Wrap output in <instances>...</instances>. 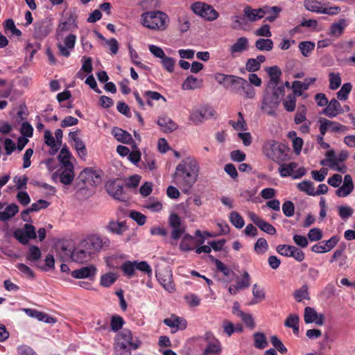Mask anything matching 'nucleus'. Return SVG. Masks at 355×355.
Segmentation results:
<instances>
[{"mask_svg": "<svg viewBox=\"0 0 355 355\" xmlns=\"http://www.w3.org/2000/svg\"><path fill=\"white\" fill-rule=\"evenodd\" d=\"M200 173L198 162L193 158L182 159L176 166L174 178L184 193H189L197 182Z\"/></svg>", "mask_w": 355, "mask_h": 355, "instance_id": "nucleus-1", "label": "nucleus"}, {"mask_svg": "<svg viewBox=\"0 0 355 355\" xmlns=\"http://www.w3.org/2000/svg\"><path fill=\"white\" fill-rule=\"evenodd\" d=\"M168 21V15L159 10L147 11L141 15V24L153 31H163L166 30Z\"/></svg>", "mask_w": 355, "mask_h": 355, "instance_id": "nucleus-2", "label": "nucleus"}, {"mask_svg": "<svg viewBox=\"0 0 355 355\" xmlns=\"http://www.w3.org/2000/svg\"><path fill=\"white\" fill-rule=\"evenodd\" d=\"M263 150L266 157L277 164L290 159V149L285 145L280 144L275 141L270 140L266 142L263 147Z\"/></svg>", "mask_w": 355, "mask_h": 355, "instance_id": "nucleus-3", "label": "nucleus"}, {"mask_svg": "<svg viewBox=\"0 0 355 355\" xmlns=\"http://www.w3.org/2000/svg\"><path fill=\"white\" fill-rule=\"evenodd\" d=\"M110 243V240L107 236L98 233H92L87 235L80 241V247L89 250L94 254L108 249Z\"/></svg>", "mask_w": 355, "mask_h": 355, "instance_id": "nucleus-4", "label": "nucleus"}, {"mask_svg": "<svg viewBox=\"0 0 355 355\" xmlns=\"http://www.w3.org/2000/svg\"><path fill=\"white\" fill-rule=\"evenodd\" d=\"M191 9L194 14L208 21H213L219 17L214 7L205 2L196 1L191 4Z\"/></svg>", "mask_w": 355, "mask_h": 355, "instance_id": "nucleus-5", "label": "nucleus"}, {"mask_svg": "<svg viewBox=\"0 0 355 355\" xmlns=\"http://www.w3.org/2000/svg\"><path fill=\"white\" fill-rule=\"evenodd\" d=\"M57 41L56 46L59 54L63 57L68 58L71 51L74 49L76 42V36L73 33L68 35H55Z\"/></svg>", "mask_w": 355, "mask_h": 355, "instance_id": "nucleus-6", "label": "nucleus"}, {"mask_svg": "<svg viewBox=\"0 0 355 355\" xmlns=\"http://www.w3.org/2000/svg\"><path fill=\"white\" fill-rule=\"evenodd\" d=\"M216 114L214 108L208 105L193 108L189 114V120L196 125L201 124L205 120L213 117Z\"/></svg>", "mask_w": 355, "mask_h": 355, "instance_id": "nucleus-7", "label": "nucleus"}, {"mask_svg": "<svg viewBox=\"0 0 355 355\" xmlns=\"http://www.w3.org/2000/svg\"><path fill=\"white\" fill-rule=\"evenodd\" d=\"M114 344L130 347L135 350L140 347L141 341L137 337H133L132 332L125 329L116 334Z\"/></svg>", "mask_w": 355, "mask_h": 355, "instance_id": "nucleus-8", "label": "nucleus"}, {"mask_svg": "<svg viewBox=\"0 0 355 355\" xmlns=\"http://www.w3.org/2000/svg\"><path fill=\"white\" fill-rule=\"evenodd\" d=\"M318 124L321 135H325L327 131L332 133H345L349 130L347 126L324 117H320L318 119Z\"/></svg>", "mask_w": 355, "mask_h": 355, "instance_id": "nucleus-9", "label": "nucleus"}, {"mask_svg": "<svg viewBox=\"0 0 355 355\" xmlns=\"http://www.w3.org/2000/svg\"><path fill=\"white\" fill-rule=\"evenodd\" d=\"M279 164L278 171L279 175L282 178H286L291 176L294 179H297L303 176L305 173V171L303 168H299L296 169L297 164L295 162H291L286 164L282 162Z\"/></svg>", "mask_w": 355, "mask_h": 355, "instance_id": "nucleus-10", "label": "nucleus"}, {"mask_svg": "<svg viewBox=\"0 0 355 355\" xmlns=\"http://www.w3.org/2000/svg\"><path fill=\"white\" fill-rule=\"evenodd\" d=\"M74 167L73 164L62 165L60 168L52 175V178L60 177V181L65 185L70 184L74 179Z\"/></svg>", "mask_w": 355, "mask_h": 355, "instance_id": "nucleus-11", "label": "nucleus"}, {"mask_svg": "<svg viewBox=\"0 0 355 355\" xmlns=\"http://www.w3.org/2000/svg\"><path fill=\"white\" fill-rule=\"evenodd\" d=\"M53 24L50 19L37 21L34 24V35L37 39L46 37L52 30Z\"/></svg>", "mask_w": 355, "mask_h": 355, "instance_id": "nucleus-12", "label": "nucleus"}, {"mask_svg": "<svg viewBox=\"0 0 355 355\" xmlns=\"http://www.w3.org/2000/svg\"><path fill=\"white\" fill-rule=\"evenodd\" d=\"M279 101L265 89L263 98L261 103V110L269 115L275 113V109L278 107Z\"/></svg>", "mask_w": 355, "mask_h": 355, "instance_id": "nucleus-13", "label": "nucleus"}, {"mask_svg": "<svg viewBox=\"0 0 355 355\" xmlns=\"http://www.w3.org/2000/svg\"><path fill=\"white\" fill-rule=\"evenodd\" d=\"M92 253L89 250H87L80 247V243L72 252L71 257V259L77 263H83L88 262L91 260Z\"/></svg>", "mask_w": 355, "mask_h": 355, "instance_id": "nucleus-14", "label": "nucleus"}, {"mask_svg": "<svg viewBox=\"0 0 355 355\" xmlns=\"http://www.w3.org/2000/svg\"><path fill=\"white\" fill-rule=\"evenodd\" d=\"M157 280L163 288L169 293L175 291V285L172 280L171 272L168 270H162L156 274Z\"/></svg>", "mask_w": 355, "mask_h": 355, "instance_id": "nucleus-15", "label": "nucleus"}, {"mask_svg": "<svg viewBox=\"0 0 355 355\" xmlns=\"http://www.w3.org/2000/svg\"><path fill=\"white\" fill-rule=\"evenodd\" d=\"M345 110L341 104L336 98H332L329 101L327 106L324 107L321 114H324L329 118H334L340 114H343Z\"/></svg>", "mask_w": 355, "mask_h": 355, "instance_id": "nucleus-16", "label": "nucleus"}, {"mask_svg": "<svg viewBox=\"0 0 355 355\" xmlns=\"http://www.w3.org/2000/svg\"><path fill=\"white\" fill-rule=\"evenodd\" d=\"M339 239L336 236H333L327 241H322L318 243L312 245V251L316 253H325L332 250L338 243Z\"/></svg>", "mask_w": 355, "mask_h": 355, "instance_id": "nucleus-17", "label": "nucleus"}, {"mask_svg": "<svg viewBox=\"0 0 355 355\" xmlns=\"http://www.w3.org/2000/svg\"><path fill=\"white\" fill-rule=\"evenodd\" d=\"M106 190L114 198L120 201L125 200V196L123 193V187L122 184L120 182L117 181L107 182L106 184Z\"/></svg>", "mask_w": 355, "mask_h": 355, "instance_id": "nucleus-18", "label": "nucleus"}, {"mask_svg": "<svg viewBox=\"0 0 355 355\" xmlns=\"http://www.w3.org/2000/svg\"><path fill=\"white\" fill-rule=\"evenodd\" d=\"M266 13H267V11L266 12L265 10H263V7L252 8L250 6H246L243 8L244 17L251 22H254L263 18L266 16Z\"/></svg>", "mask_w": 355, "mask_h": 355, "instance_id": "nucleus-19", "label": "nucleus"}, {"mask_svg": "<svg viewBox=\"0 0 355 355\" xmlns=\"http://www.w3.org/2000/svg\"><path fill=\"white\" fill-rule=\"evenodd\" d=\"M77 27L75 19L69 17L59 23L55 35H68L69 32L75 31Z\"/></svg>", "mask_w": 355, "mask_h": 355, "instance_id": "nucleus-20", "label": "nucleus"}, {"mask_svg": "<svg viewBox=\"0 0 355 355\" xmlns=\"http://www.w3.org/2000/svg\"><path fill=\"white\" fill-rule=\"evenodd\" d=\"M163 322L166 326L173 329V333L176 332L179 329L183 330L187 328V322L183 318L172 315L170 318H165Z\"/></svg>", "mask_w": 355, "mask_h": 355, "instance_id": "nucleus-21", "label": "nucleus"}, {"mask_svg": "<svg viewBox=\"0 0 355 355\" xmlns=\"http://www.w3.org/2000/svg\"><path fill=\"white\" fill-rule=\"evenodd\" d=\"M96 271V268L94 266L89 265L73 270L71 275L75 279L94 278Z\"/></svg>", "mask_w": 355, "mask_h": 355, "instance_id": "nucleus-22", "label": "nucleus"}, {"mask_svg": "<svg viewBox=\"0 0 355 355\" xmlns=\"http://www.w3.org/2000/svg\"><path fill=\"white\" fill-rule=\"evenodd\" d=\"M204 81L192 75L188 76L183 81L181 87L183 90H195L203 87Z\"/></svg>", "mask_w": 355, "mask_h": 355, "instance_id": "nucleus-23", "label": "nucleus"}, {"mask_svg": "<svg viewBox=\"0 0 355 355\" xmlns=\"http://www.w3.org/2000/svg\"><path fill=\"white\" fill-rule=\"evenodd\" d=\"M79 130L76 132H70L69 134V137L71 141L74 143V147L77 151L78 155L83 158L87 155V150L85 148V145L82 141L80 138L78 137V132Z\"/></svg>", "mask_w": 355, "mask_h": 355, "instance_id": "nucleus-24", "label": "nucleus"}, {"mask_svg": "<svg viewBox=\"0 0 355 355\" xmlns=\"http://www.w3.org/2000/svg\"><path fill=\"white\" fill-rule=\"evenodd\" d=\"M222 351L220 342L216 338L211 339L205 348L202 355H220Z\"/></svg>", "mask_w": 355, "mask_h": 355, "instance_id": "nucleus-25", "label": "nucleus"}, {"mask_svg": "<svg viewBox=\"0 0 355 355\" xmlns=\"http://www.w3.org/2000/svg\"><path fill=\"white\" fill-rule=\"evenodd\" d=\"M106 230L111 233L121 235L128 230V226L124 221L110 220L106 226Z\"/></svg>", "mask_w": 355, "mask_h": 355, "instance_id": "nucleus-26", "label": "nucleus"}, {"mask_svg": "<svg viewBox=\"0 0 355 355\" xmlns=\"http://www.w3.org/2000/svg\"><path fill=\"white\" fill-rule=\"evenodd\" d=\"M157 124L164 132H171L178 128V125L168 116H161L157 121Z\"/></svg>", "mask_w": 355, "mask_h": 355, "instance_id": "nucleus-27", "label": "nucleus"}, {"mask_svg": "<svg viewBox=\"0 0 355 355\" xmlns=\"http://www.w3.org/2000/svg\"><path fill=\"white\" fill-rule=\"evenodd\" d=\"M266 71L270 77V80L267 84L269 85V87H273L276 84L279 83V78L282 74V71L277 66L267 67Z\"/></svg>", "mask_w": 355, "mask_h": 355, "instance_id": "nucleus-28", "label": "nucleus"}, {"mask_svg": "<svg viewBox=\"0 0 355 355\" xmlns=\"http://www.w3.org/2000/svg\"><path fill=\"white\" fill-rule=\"evenodd\" d=\"M112 133L119 142L130 144L132 141L131 135L121 128L114 127L112 130Z\"/></svg>", "mask_w": 355, "mask_h": 355, "instance_id": "nucleus-29", "label": "nucleus"}, {"mask_svg": "<svg viewBox=\"0 0 355 355\" xmlns=\"http://www.w3.org/2000/svg\"><path fill=\"white\" fill-rule=\"evenodd\" d=\"M19 211L18 206L12 203L8 205L3 211H0V220L5 222L12 218Z\"/></svg>", "mask_w": 355, "mask_h": 355, "instance_id": "nucleus-30", "label": "nucleus"}, {"mask_svg": "<svg viewBox=\"0 0 355 355\" xmlns=\"http://www.w3.org/2000/svg\"><path fill=\"white\" fill-rule=\"evenodd\" d=\"M347 23L345 19H339L337 22L333 23L330 27V35L335 37H340L347 27Z\"/></svg>", "mask_w": 355, "mask_h": 355, "instance_id": "nucleus-31", "label": "nucleus"}, {"mask_svg": "<svg viewBox=\"0 0 355 355\" xmlns=\"http://www.w3.org/2000/svg\"><path fill=\"white\" fill-rule=\"evenodd\" d=\"M334 150H329L326 152V157H328V160H329V166L336 171L340 172L342 173H345L347 171V166L344 164H341L340 162H336L334 158Z\"/></svg>", "mask_w": 355, "mask_h": 355, "instance_id": "nucleus-32", "label": "nucleus"}, {"mask_svg": "<svg viewBox=\"0 0 355 355\" xmlns=\"http://www.w3.org/2000/svg\"><path fill=\"white\" fill-rule=\"evenodd\" d=\"M24 311L26 313L32 317L37 319L40 321H43L46 323H51L52 322H54V320L53 318L49 316L46 313L38 311L37 310L31 309H25Z\"/></svg>", "mask_w": 355, "mask_h": 355, "instance_id": "nucleus-33", "label": "nucleus"}, {"mask_svg": "<svg viewBox=\"0 0 355 355\" xmlns=\"http://www.w3.org/2000/svg\"><path fill=\"white\" fill-rule=\"evenodd\" d=\"M248 46V40L245 37L239 38L236 42L231 46L230 52L232 54L235 53H241L245 51Z\"/></svg>", "mask_w": 355, "mask_h": 355, "instance_id": "nucleus-34", "label": "nucleus"}, {"mask_svg": "<svg viewBox=\"0 0 355 355\" xmlns=\"http://www.w3.org/2000/svg\"><path fill=\"white\" fill-rule=\"evenodd\" d=\"M248 26V21L244 16L235 15L232 17V28L234 30H246Z\"/></svg>", "mask_w": 355, "mask_h": 355, "instance_id": "nucleus-35", "label": "nucleus"}, {"mask_svg": "<svg viewBox=\"0 0 355 355\" xmlns=\"http://www.w3.org/2000/svg\"><path fill=\"white\" fill-rule=\"evenodd\" d=\"M263 10L267 11L265 20L272 22L278 17L282 8L279 6H263Z\"/></svg>", "mask_w": 355, "mask_h": 355, "instance_id": "nucleus-36", "label": "nucleus"}, {"mask_svg": "<svg viewBox=\"0 0 355 355\" xmlns=\"http://www.w3.org/2000/svg\"><path fill=\"white\" fill-rule=\"evenodd\" d=\"M254 346L257 349H263L266 348L268 343L266 335L262 332H256L253 334Z\"/></svg>", "mask_w": 355, "mask_h": 355, "instance_id": "nucleus-37", "label": "nucleus"}, {"mask_svg": "<svg viewBox=\"0 0 355 355\" xmlns=\"http://www.w3.org/2000/svg\"><path fill=\"white\" fill-rule=\"evenodd\" d=\"M311 80L306 79L304 82L295 80L292 83V88L293 89V94L298 96L302 95V92L309 89Z\"/></svg>", "mask_w": 355, "mask_h": 355, "instance_id": "nucleus-38", "label": "nucleus"}, {"mask_svg": "<svg viewBox=\"0 0 355 355\" xmlns=\"http://www.w3.org/2000/svg\"><path fill=\"white\" fill-rule=\"evenodd\" d=\"M117 279V274L114 272H107L101 277L100 284L103 287H110Z\"/></svg>", "mask_w": 355, "mask_h": 355, "instance_id": "nucleus-39", "label": "nucleus"}, {"mask_svg": "<svg viewBox=\"0 0 355 355\" xmlns=\"http://www.w3.org/2000/svg\"><path fill=\"white\" fill-rule=\"evenodd\" d=\"M193 237L185 234L180 243V249L184 252L191 251L193 250Z\"/></svg>", "mask_w": 355, "mask_h": 355, "instance_id": "nucleus-40", "label": "nucleus"}, {"mask_svg": "<svg viewBox=\"0 0 355 355\" xmlns=\"http://www.w3.org/2000/svg\"><path fill=\"white\" fill-rule=\"evenodd\" d=\"M210 258L211 261L215 263L217 270L221 272L224 276L230 277V275L234 274L233 270H232L227 266L224 264L220 260L215 259L211 256H210Z\"/></svg>", "mask_w": 355, "mask_h": 355, "instance_id": "nucleus-41", "label": "nucleus"}, {"mask_svg": "<svg viewBox=\"0 0 355 355\" xmlns=\"http://www.w3.org/2000/svg\"><path fill=\"white\" fill-rule=\"evenodd\" d=\"M6 34L10 33L12 35L21 36V32L16 28L14 21L12 19H7L3 25Z\"/></svg>", "mask_w": 355, "mask_h": 355, "instance_id": "nucleus-42", "label": "nucleus"}, {"mask_svg": "<svg viewBox=\"0 0 355 355\" xmlns=\"http://www.w3.org/2000/svg\"><path fill=\"white\" fill-rule=\"evenodd\" d=\"M293 295L295 300L298 302H302L303 300L309 299V286L306 284L303 285L295 291Z\"/></svg>", "mask_w": 355, "mask_h": 355, "instance_id": "nucleus-43", "label": "nucleus"}, {"mask_svg": "<svg viewBox=\"0 0 355 355\" xmlns=\"http://www.w3.org/2000/svg\"><path fill=\"white\" fill-rule=\"evenodd\" d=\"M255 46L259 51H269L273 48V42L270 39H259L255 42Z\"/></svg>", "mask_w": 355, "mask_h": 355, "instance_id": "nucleus-44", "label": "nucleus"}, {"mask_svg": "<svg viewBox=\"0 0 355 355\" xmlns=\"http://www.w3.org/2000/svg\"><path fill=\"white\" fill-rule=\"evenodd\" d=\"M278 85L279 84H276L271 87H269V85H267L266 90L269 91V93L280 102L281 98L284 92V87L283 86H279Z\"/></svg>", "mask_w": 355, "mask_h": 355, "instance_id": "nucleus-45", "label": "nucleus"}, {"mask_svg": "<svg viewBox=\"0 0 355 355\" xmlns=\"http://www.w3.org/2000/svg\"><path fill=\"white\" fill-rule=\"evenodd\" d=\"M229 218L232 224L238 229L242 228L245 225L243 217L236 211L231 212Z\"/></svg>", "mask_w": 355, "mask_h": 355, "instance_id": "nucleus-46", "label": "nucleus"}, {"mask_svg": "<svg viewBox=\"0 0 355 355\" xmlns=\"http://www.w3.org/2000/svg\"><path fill=\"white\" fill-rule=\"evenodd\" d=\"M240 87L244 92L245 96L248 98H253L255 96V91L253 87L248 83L247 80L244 78L240 80Z\"/></svg>", "mask_w": 355, "mask_h": 355, "instance_id": "nucleus-47", "label": "nucleus"}, {"mask_svg": "<svg viewBox=\"0 0 355 355\" xmlns=\"http://www.w3.org/2000/svg\"><path fill=\"white\" fill-rule=\"evenodd\" d=\"M252 295L255 300L251 303L252 304H257L259 302L263 300L266 297L264 291L257 284L253 285Z\"/></svg>", "mask_w": 355, "mask_h": 355, "instance_id": "nucleus-48", "label": "nucleus"}, {"mask_svg": "<svg viewBox=\"0 0 355 355\" xmlns=\"http://www.w3.org/2000/svg\"><path fill=\"white\" fill-rule=\"evenodd\" d=\"M238 120L236 122L233 121H230L229 123L236 130H245L247 129V125L245 121L243 115L241 112L238 113Z\"/></svg>", "mask_w": 355, "mask_h": 355, "instance_id": "nucleus-49", "label": "nucleus"}, {"mask_svg": "<svg viewBox=\"0 0 355 355\" xmlns=\"http://www.w3.org/2000/svg\"><path fill=\"white\" fill-rule=\"evenodd\" d=\"M284 109L288 112H293L295 109L296 98L295 95L293 94H289L286 96L283 102Z\"/></svg>", "mask_w": 355, "mask_h": 355, "instance_id": "nucleus-50", "label": "nucleus"}, {"mask_svg": "<svg viewBox=\"0 0 355 355\" xmlns=\"http://www.w3.org/2000/svg\"><path fill=\"white\" fill-rule=\"evenodd\" d=\"M352 86L349 83L343 84L340 89L337 92L338 99L340 101H346L352 90Z\"/></svg>", "mask_w": 355, "mask_h": 355, "instance_id": "nucleus-51", "label": "nucleus"}, {"mask_svg": "<svg viewBox=\"0 0 355 355\" xmlns=\"http://www.w3.org/2000/svg\"><path fill=\"white\" fill-rule=\"evenodd\" d=\"M121 269L124 274L129 277H132L135 274V270H136V264L135 261H125L121 266Z\"/></svg>", "mask_w": 355, "mask_h": 355, "instance_id": "nucleus-52", "label": "nucleus"}, {"mask_svg": "<svg viewBox=\"0 0 355 355\" xmlns=\"http://www.w3.org/2000/svg\"><path fill=\"white\" fill-rule=\"evenodd\" d=\"M44 140L45 143L55 151H57L60 146L57 141H55V138L53 137L51 132L49 130L45 131Z\"/></svg>", "mask_w": 355, "mask_h": 355, "instance_id": "nucleus-53", "label": "nucleus"}, {"mask_svg": "<svg viewBox=\"0 0 355 355\" xmlns=\"http://www.w3.org/2000/svg\"><path fill=\"white\" fill-rule=\"evenodd\" d=\"M190 22L189 17L187 15H182L178 17V28L181 33H185L189 31Z\"/></svg>", "mask_w": 355, "mask_h": 355, "instance_id": "nucleus-54", "label": "nucleus"}, {"mask_svg": "<svg viewBox=\"0 0 355 355\" xmlns=\"http://www.w3.org/2000/svg\"><path fill=\"white\" fill-rule=\"evenodd\" d=\"M161 62L163 67L169 73L174 71L175 60L165 55L161 59Z\"/></svg>", "mask_w": 355, "mask_h": 355, "instance_id": "nucleus-55", "label": "nucleus"}, {"mask_svg": "<svg viewBox=\"0 0 355 355\" xmlns=\"http://www.w3.org/2000/svg\"><path fill=\"white\" fill-rule=\"evenodd\" d=\"M144 207L153 212H157L162 209V204L158 200L152 199L148 200Z\"/></svg>", "mask_w": 355, "mask_h": 355, "instance_id": "nucleus-56", "label": "nucleus"}, {"mask_svg": "<svg viewBox=\"0 0 355 355\" xmlns=\"http://www.w3.org/2000/svg\"><path fill=\"white\" fill-rule=\"evenodd\" d=\"M237 287L241 290L248 288L250 286V276L247 271H244L242 274V278L237 282Z\"/></svg>", "mask_w": 355, "mask_h": 355, "instance_id": "nucleus-57", "label": "nucleus"}, {"mask_svg": "<svg viewBox=\"0 0 355 355\" xmlns=\"http://www.w3.org/2000/svg\"><path fill=\"white\" fill-rule=\"evenodd\" d=\"M268 249V243L263 238H259L254 244V250L258 254H263Z\"/></svg>", "mask_w": 355, "mask_h": 355, "instance_id": "nucleus-58", "label": "nucleus"}, {"mask_svg": "<svg viewBox=\"0 0 355 355\" xmlns=\"http://www.w3.org/2000/svg\"><path fill=\"white\" fill-rule=\"evenodd\" d=\"M186 302L190 307H196L200 305V298L193 293H189L184 296Z\"/></svg>", "mask_w": 355, "mask_h": 355, "instance_id": "nucleus-59", "label": "nucleus"}, {"mask_svg": "<svg viewBox=\"0 0 355 355\" xmlns=\"http://www.w3.org/2000/svg\"><path fill=\"white\" fill-rule=\"evenodd\" d=\"M124 324V320L122 317L119 315H113L111 318V328L114 331H117L121 329Z\"/></svg>", "mask_w": 355, "mask_h": 355, "instance_id": "nucleus-60", "label": "nucleus"}, {"mask_svg": "<svg viewBox=\"0 0 355 355\" xmlns=\"http://www.w3.org/2000/svg\"><path fill=\"white\" fill-rule=\"evenodd\" d=\"M270 342L272 346L281 354H286L287 352V348L276 336L271 337Z\"/></svg>", "mask_w": 355, "mask_h": 355, "instance_id": "nucleus-61", "label": "nucleus"}, {"mask_svg": "<svg viewBox=\"0 0 355 355\" xmlns=\"http://www.w3.org/2000/svg\"><path fill=\"white\" fill-rule=\"evenodd\" d=\"M71 153L67 148H62L60 152L58 159L61 162L62 165H66L68 164H72L70 162Z\"/></svg>", "mask_w": 355, "mask_h": 355, "instance_id": "nucleus-62", "label": "nucleus"}, {"mask_svg": "<svg viewBox=\"0 0 355 355\" xmlns=\"http://www.w3.org/2000/svg\"><path fill=\"white\" fill-rule=\"evenodd\" d=\"M41 257V252L37 246L32 245L29 248L28 253L27 254V259L29 261H35L38 260Z\"/></svg>", "mask_w": 355, "mask_h": 355, "instance_id": "nucleus-63", "label": "nucleus"}, {"mask_svg": "<svg viewBox=\"0 0 355 355\" xmlns=\"http://www.w3.org/2000/svg\"><path fill=\"white\" fill-rule=\"evenodd\" d=\"M131 349L130 347L114 344V355H131Z\"/></svg>", "mask_w": 355, "mask_h": 355, "instance_id": "nucleus-64", "label": "nucleus"}]
</instances>
